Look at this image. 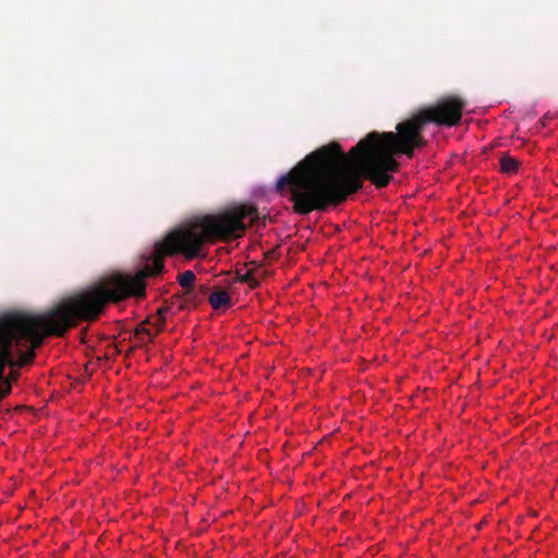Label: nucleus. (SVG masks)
Instances as JSON below:
<instances>
[{
  "label": "nucleus",
  "instance_id": "9",
  "mask_svg": "<svg viewBox=\"0 0 558 558\" xmlns=\"http://www.w3.org/2000/svg\"><path fill=\"white\" fill-rule=\"evenodd\" d=\"M500 167L502 172L513 173L518 170L519 162L509 155H505L500 159Z\"/></svg>",
  "mask_w": 558,
  "mask_h": 558
},
{
  "label": "nucleus",
  "instance_id": "5",
  "mask_svg": "<svg viewBox=\"0 0 558 558\" xmlns=\"http://www.w3.org/2000/svg\"><path fill=\"white\" fill-rule=\"evenodd\" d=\"M260 270V266H254L253 268L246 269L244 272L242 270H238L236 276L240 281L246 282L251 288H255L258 286V271Z\"/></svg>",
  "mask_w": 558,
  "mask_h": 558
},
{
  "label": "nucleus",
  "instance_id": "3",
  "mask_svg": "<svg viewBox=\"0 0 558 558\" xmlns=\"http://www.w3.org/2000/svg\"><path fill=\"white\" fill-rule=\"evenodd\" d=\"M257 217V209L251 205L233 206L216 215L204 216L172 230L157 242L153 253L146 257L144 267L134 276L116 274L105 280L121 295V300L130 295L141 296L145 293L144 280L162 271L166 256L180 253L194 258L207 241L241 238Z\"/></svg>",
  "mask_w": 558,
  "mask_h": 558
},
{
  "label": "nucleus",
  "instance_id": "6",
  "mask_svg": "<svg viewBox=\"0 0 558 558\" xmlns=\"http://www.w3.org/2000/svg\"><path fill=\"white\" fill-rule=\"evenodd\" d=\"M209 302L216 310L226 308L230 305V295L225 290H217L210 294Z\"/></svg>",
  "mask_w": 558,
  "mask_h": 558
},
{
  "label": "nucleus",
  "instance_id": "4",
  "mask_svg": "<svg viewBox=\"0 0 558 558\" xmlns=\"http://www.w3.org/2000/svg\"><path fill=\"white\" fill-rule=\"evenodd\" d=\"M465 101L458 96H448L439 99L435 105L421 109L423 121L438 125H457L462 117Z\"/></svg>",
  "mask_w": 558,
  "mask_h": 558
},
{
  "label": "nucleus",
  "instance_id": "11",
  "mask_svg": "<svg viewBox=\"0 0 558 558\" xmlns=\"http://www.w3.org/2000/svg\"><path fill=\"white\" fill-rule=\"evenodd\" d=\"M258 281L266 276V271L264 268L260 267V270L258 271Z\"/></svg>",
  "mask_w": 558,
  "mask_h": 558
},
{
  "label": "nucleus",
  "instance_id": "7",
  "mask_svg": "<svg viewBox=\"0 0 558 558\" xmlns=\"http://www.w3.org/2000/svg\"><path fill=\"white\" fill-rule=\"evenodd\" d=\"M167 308H159L157 313L145 320V324L148 326H153L156 332H159L163 326L165 322V313Z\"/></svg>",
  "mask_w": 558,
  "mask_h": 558
},
{
  "label": "nucleus",
  "instance_id": "1",
  "mask_svg": "<svg viewBox=\"0 0 558 558\" xmlns=\"http://www.w3.org/2000/svg\"><path fill=\"white\" fill-rule=\"evenodd\" d=\"M420 111L398 123L397 132H372L361 140L349 154L331 142L308 154L277 182V190L293 203L300 215L323 210L337 205L356 192L364 175L377 187L391 180L390 172L399 168L395 155L412 157L416 148L426 145Z\"/></svg>",
  "mask_w": 558,
  "mask_h": 558
},
{
  "label": "nucleus",
  "instance_id": "10",
  "mask_svg": "<svg viewBox=\"0 0 558 558\" xmlns=\"http://www.w3.org/2000/svg\"><path fill=\"white\" fill-rule=\"evenodd\" d=\"M195 281V275L189 270V271H185L184 274H182L180 276V284L183 287V288H191L193 286Z\"/></svg>",
  "mask_w": 558,
  "mask_h": 558
},
{
  "label": "nucleus",
  "instance_id": "8",
  "mask_svg": "<svg viewBox=\"0 0 558 558\" xmlns=\"http://www.w3.org/2000/svg\"><path fill=\"white\" fill-rule=\"evenodd\" d=\"M157 332L153 326H148L145 322L136 329V337L140 342L151 341Z\"/></svg>",
  "mask_w": 558,
  "mask_h": 558
},
{
  "label": "nucleus",
  "instance_id": "2",
  "mask_svg": "<svg viewBox=\"0 0 558 558\" xmlns=\"http://www.w3.org/2000/svg\"><path fill=\"white\" fill-rule=\"evenodd\" d=\"M109 301L119 302L121 295L104 278L94 287L63 299L41 314L14 312L0 315V380L7 364L11 367L31 364L35 350L41 345L45 337H62L78 322L95 320ZM16 378L17 373L12 371L0 384V399L11 391V381Z\"/></svg>",
  "mask_w": 558,
  "mask_h": 558
}]
</instances>
